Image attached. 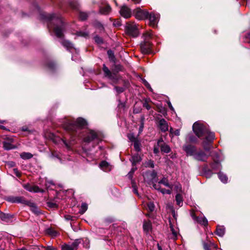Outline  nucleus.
Segmentation results:
<instances>
[{"mask_svg": "<svg viewBox=\"0 0 250 250\" xmlns=\"http://www.w3.org/2000/svg\"><path fill=\"white\" fill-rule=\"evenodd\" d=\"M159 127L162 132H166L168 130V123L164 119H161L159 122Z\"/></svg>", "mask_w": 250, "mask_h": 250, "instance_id": "15", "label": "nucleus"}, {"mask_svg": "<svg viewBox=\"0 0 250 250\" xmlns=\"http://www.w3.org/2000/svg\"><path fill=\"white\" fill-rule=\"evenodd\" d=\"M30 192L38 193L42 192L43 193L44 192V190L40 188L38 186L35 185H32L31 190Z\"/></svg>", "mask_w": 250, "mask_h": 250, "instance_id": "24", "label": "nucleus"}, {"mask_svg": "<svg viewBox=\"0 0 250 250\" xmlns=\"http://www.w3.org/2000/svg\"><path fill=\"white\" fill-rule=\"evenodd\" d=\"M134 14L135 18L139 20L147 19L148 18V12L146 10H142L140 8L135 9L134 10Z\"/></svg>", "mask_w": 250, "mask_h": 250, "instance_id": "8", "label": "nucleus"}, {"mask_svg": "<svg viewBox=\"0 0 250 250\" xmlns=\"http://www.w3.org/2000/svg\"><path fill=\"white\" fill-rule=\"evenodd\" d=\"M133 146H134V147L136 151L139 152L141 150V148H140L141 144H140V142L139 140L134 142Z\"/></svg>", "mask_w": 250, "mask_h": 250, "instance_id": "36", "label": "nucleus"}, {"mask_svg": "<svg viewBox=\"0 0 250 250\" xmlns=\"http://www.w3.org/2000/svg\"><path fill=\"white\" fill-rule=\"evenodd\" d=\"M111 8L110 7V6L109 5H107L104 7H101L100 9V12L102 14L107 15L110 13V12L111 11Z\"/></svg>", "mask_w": 250, "mask_h": 250, "instance_id": "21", "label": "nucleus"}, {"mask_svg": "<svg viewBox=\"0 0 250 250\" xmlns=\"http://www.w3.org/2000/svg\"><path fill=\"white\" fill-rule=\"evenodd\" d=\"M87 209V204L85 203H82L81 206V208L80 209V213L81 214H83L86 211V210Z\"/></svg>", "mask_w": 250, "mask_h": 250, "instance_id": "33", "label": "nucleus"}, {"mask_svg": "<svg viewBox=\"0 0 250 250\" xmlns=\"http://www.w3.org/2000/svg\"><path fill=\"white\" fill-rule=\"evenodd\" d=\"M78 36H83V37H86L88 36V34L87 33H85V32H79L78 33Z\"/></svg>", "mask_w": 250, "mask_h": 250, "instance_id": "56", "label": "nucleus"}, {"mask_svg": "<svg viewBox=\"0 0 250 250\" xmlns=\"http://www.w3.org/2000/svg\"><path fill=\"white\" fill-rule=\"evenodd\" d=\"M100 167L104 170H107L108 169V167H109V164L108 163L106 162V161H102L100 164Z\"/></svg>", "mask_w": 250, "mask_h": 250, "instance_id": "31", "label": "nucleus"}, {"mask_svg": "<svg viewBox=\"0 0 250 250\" xmlns=\"http://www.w3.org/2000/svg\"><path fill=\"white\" fill-rule=\"evenodd\" d=\"M146 166L147 167H151V168H153L154 167V164L153 161H151V160L148 161L146 163Z\"/></svg>", "mask_w": 250, "mask_h": 250, "instance_id": "48", "label": "nucleus"}, {"mask_svg": "<svg viewBox=\"0 0 250 250\" xmlns=\"http://www.w3.org/2000/svg\"><path fill=\"white\" fill-rule=\"evenodd\" d=\"M193 131L198 138H201L208 133V128L202 124L196 122L192 126Z\"/></svg>", "mask_w": 250, "mask_h": 250, "instance_id": "5", "label": "nucleus"}, {"mask_svg": "<svg viewBox=\"0 0 250 250\" xmlns=\"http://www.w3.org/2000/svg\"><path fill=\"white\" fill-rule=\"evenodd\" d=\"M209 157V155L206 154L202 150H197L193 158L198 161L206 162Z\"/></svg>", "mask_w": 250, "mask_h": 250, "instance_id": "9", "label": "nucleus"}, {"mask_svg": "<svg viewBox=\"0 0 250 250\" xmlns=\"http://www.w3.org/2000/svg\"><path fill=\"white\" fill-rule=\"evenodd\" d=\"M3 147L6 150H10L15 148L14 145L7 142H3Z\"/></svg>", "mask_w": 250, "mask_h": 250, "instance_id": "32", "label": "nucleus"}, {"mask_svg": "<svg viewBox=\"0 0 250 250\" xmlns=\"http://www.w3.org/2000/svg\"><path fill=\"white\" fill-rule=\"evenodd\" d=\"M124 70L123 67L120 64H115L113 68V72L114 74L117 73Z\"/></svg>", "mask_w": 250, "mask_h": 250, "instance_id": "25", "label": "nucleus"}, {"mask_svg": "<svg viewBox=\"0 0 250 250\" xmlns=\"http://www.w3.org/2000/svg\"><path fill=\"white\" fill-rule=\"evenodd\" d=\"M103 70L104 72L105 77H107L109 78H111L112 76V73L109 70L108 68L105 65V64H103Z\"/></svg>", "mask_w": 250, "mask_h": 250, "instance_id": "23", "label": "nucleus"}, {"mask_svg": "<svg viewBox=\"0 0 250 250\" xmlns=\"http://www.w3.org/2000/svg\"><path fill=\"white\" fill-rule=\"evenodd\" d=\"M128 138L131 142L133 143L138 140V139L135 137L133 134H128Z\"/></svg>", "mask_w": 250, "mask_h": 250, "instance_id": "40", "label": "nucleus"}, {"mask_svg": "<svg viewBox=\"0 0 250 250\" xmlns=\"http://www.w3.org/2000/svg\"><path fill=\"white\" fill-rule=\"evenodd\" d=\"M62 250H73L71 245H66L62 246Z\"/></svg>", "mask_w": 250, "mask_h": 250, "instance_id": "50", "label": "nucleus"}, {"mask_svg": "<svg viewBox=\"0 0 250 250\" xmlns=\"http://www.w3.org/2000/svg\"><path fill=\"white\" fill-rule=\"evenodd\" d=\"M159 184H162L167 187L170 188H171V186L169 185V184L168 183V180L166 178H163L162 180H161L159 182Z\"/></svg>", "mask_w": 250, "mask_h": 250, "instance_id": "34", "label": "nucleus"}, {"mask_svg": "<svg viewBox=\"0 0 250 250\" xmlns=\"http://www.w3.org/2000/svg\"><path fill=\"white\" fill-rule=\"evenodd\" d=\"M62 44L65 47L67 50L73 48V44L67 40H63L61 42Z\"/></svg>", "mask_w": 250, "mask_h": 250, "instance_id": "20", "label": "nucleus"}, {"mask_svg": "<svg viewBox=\"0 0 250 250\" xmlns=\"http://www.w3.org/2000/svg\"><path fill=\"white\" fill-rule=\"evenodd\" d=\"M203 246L204 250H211V249H217V245L210 241L207 242H203Z\"/></svg>", "mask_w": 250, "mask_h": 250, "instance_id": "16", "label": "nucleus"}, {"mask_svg": "<svg viewBox=\"0 0 250 250\" xmlns=\"http://www.w3.org/2000/svg\"><path fill=\"white\" fill-rule=\"evenodd\" d=\"M172 216L174 217V218L175 220H176L177 219V215L176 214L175 210L173 209L172 210Z\"/></svg>", "mask_w": 250, "mask_h": 250, "instance_id": "62", "label": "nucleus"}, {"mask_svg": "<svg viewBox=\"0 0 250 250\" xmlns=\"http://www.w3.org/2000/svg\"><path fill=\"white\" fill-rule=\"evenodd\" d=\"M195 221L200 225L204 226H207L208 224L207 219L204 216L197 217Z\"/></svg>", "mask_w": 250, "mask_h": 250, "instance_id": "19", "label": "nucleus"}, {"mask_svg": "<svg viewBox=\"0 0 250 250\" xmlns=\"http://www.w3.org/2000/svg\"><path fill=\"white\" fill-rule=\"evenodd\" d=\"M7 165L9 167H14L15 166V163L13 162H9L7 163Z\"/></svg>", "mask_w": 250, "mask_h": 250, "instance_id": "61", "label": "nucleus"}, {"mask_svg": "<svg viewBox=\"0 0 250 250\" xmlns=\"http://www.w3.org/2000/svg\"><path fill=\"white\" fill-rule=\"evenodd\" d=\"M94 25L96 28H98L101 30H103L104 29L103 25L98 21H96L94 23Z\"/></svg>", "mask_w": 250, "mask_h": 250, "instance_id": "43", "label": "nucleus"}, {"mask_svg": "<svg viewBox=\"0 0 250 250\" xmlns=\"http://www.w3.org/2000/svg\"><path fill=\"white\" fill-rule=\"evenodd\" d=\"M183 149L186 152L187 156H192L193 157L197 151L196 147L191 145H185Z\"/></svg>", "mask_w": 250, "mask_h": 250, "instance_id": "10", "label": "nucleus"}, {"mask_svg": "<svg viewBox=\"0 0 250 250\" xmlns=\"http://www.w3.org/2000/svg\"><path fill=\"white\" fill-rule=\"evenodd\" d=\"M13 218V215L9 214H5L0 211V219L5 222H8Z\"/></svg>", "mask_w": 250, "mask_h": 250, "instance_id": "17", "label": "nucleus"}, {"mask_svg": "<svg viewBox=\"0 0 250 250\" xmlns=\"http://www.w3.org/2000/svg\"><path fill=\"white\" fill-rule=\"evenodd\" d=\"M191 216L192 218H193V219L194 220H195H195H196V219H197V216H196L195 215V213H194V212H192L191 213Z\"/></svg>", "mask_w": 250, "mask_h": 250, "instance_id": "63", "label": "nucleus"}, {"mask_svg": "<svg viewBox=\"0 0 250 250\" xmlns=\"http://www.w3.org/2000/svg\"><path fill=\"white\" fill-rule=\"evenodd\" d=\"M14 173L18 177H20L21 176V173L19 171L17 168L13 169Z\"/></svg>", "mask_w": 250, "mask_h": 250, "instance_id": "51", "label": "nucleus"}, {"mask_svg": "<svg viewBox=\"0 0 250 250\" xmlns=\"http://www.w3.org/2000/svg\"><path fill=\"white\" fill-rule=\"evenodd\" d=\"M219 178L224 183H227L228 182V178L226 175L223 173L220 172L218 174Z\"/></svg>", "mask_w": 250, "mask_h": 250, "instance_id": "27", "label": "nucleus"}, {"mask_svg": "<svg viewBox=\"0 0 250 250\" xmlns=\"http://www.w3.org/2000/svg\"><path fill=\"white\" fill-rule=\"evenodd\" d=\"M159 146L157 145V146H154L153 149V152L155 154H157L159 152Z\"/></svg>", "mask_w": 250, "mask_h": 250, "instance_id": "59", "label": "nucleus"}, {"mask_svg": "<svg viewBox=\"0 0 250 250\" xmlns=\"http://www.w3.org/2000/svg\"><path fill=\"white\" fill-rule=\"evenodd\" d=\"M144 118L142 117L141 121V124L139 129V135L140 134L144 129Z\"/></svg>", "mask_w": 250, "mask_h": 250, "instance_id": "38", "label": "nucleus"}, {"mask_svg": "<svg viewBox=\"0 0 250 250\" xmlns=\"http://www.w3.org/2000/svg\"><path fill=\"white\" fill-rule=\"evenodd\" d=\"M151 224L150 222H145L143 224L144 229L146 231H148L150 229Z\"/></svg>", "mask_w": 250, "mask_h": 250, "instance_id": "37", "label": "nucleus"}, {"mask_svg": "<svg viewBox=\"0 0 250 250\" xmlns=\"http://www.w3.org/2000/svg\"><path fill=\"white\" fill-rule=\"evenodd\" d=\"M143 83L148 89H149L150 91L152 90V89L150 85L146 80H143Z\"/></svg>", "mask_w": 250, "mask_h": 250, "instance_id": "47", "label": "nucleus"}, {"mask_svg": "<svg viewBox=\"0 0 250 250\" xmlns=\"http://www.w3.org/2000/svg\"><path fill=\"white\" fill-rule=\"evenodd\" d=\"M160 191L161 192H162L163 194H170L171 193V191L169 189H166L161 188Z\"/></svg>", "mask_w": 250, "mask_h": 250, "instance_id": "49", "label": "nucleus"}, {"mask_svg": "<svg viewBox=\"0 0 250 250\" xmlns=\"http://www.w3.org/2000/svg\"><path fill=\"white\" fill-rule=\"evenodd\" d=\"M115 89L118 93H122L124 91L125 89L123 87H119V86H115Z\"/></svg>", "mask_w": 250, "mask_h": 250, "instance_id": "46", "label": "nucleus"}, {"mask_svg": "<svg viewBox=\"0 0 250 250\" xmlns=\"http://www.w3.org/2000/svg\"><path fill=\"white\" fill-rule=\"evenodd\" d=\"M80 243V241H79V240H76L74 242H73L72 244L71 245V246L73 248V250H76Z\"/></svg>", "mask_w": 250, "mask_h": 250, "instance_id": "39", "label": "nucleus"}, {"mask_svg": "<svg viewBox=\"0 0 250 250\" xmlns=\"http://www.w3.org/2000/svg\"><path fill=\"white\" fill-rule=\"evenodd\" d=\"M44 18L49 21L47 24L48 28L53 29L57 37H63L65 26L61 16L59 14H49L46 15Z\"/></svg>", "mask_w": 250, "mask_h": 250, "instance_id": "1", "label": "nucleus"}, {"mask_svg": "<svg viewBox=\"0 0 250 250\" xmlns=\"http://www.w3.org/2000/svg\"><path fill=\"white\" fill-rule=\"evenodd\" d=\"M141 160V156L138 154L133 155L130 159L133 166L136 165L138 163L140 162Z\"/></svg>", "mask_w": 250, "mask_h": 250, "instance_id": "18", "label": "nucleus"}, {"mask_svg": "<svg viewBox=\"0 0 250 250\" xmlns=\"http://www.w3.org/2000/svg\"><path fill=\"white\" fill-rule=\"evenodd\" d=\"M136 168H132L131 169V170L128 172V174H127V176L128 177L131 179L133 177V173L134 172V171L136 170Z\"/></svg>", "mask_w": 250, "mask_h": 250, "instance_id": "44", "label": "nucleus"}, {"mask_svg": "<svg viewBox=\"0 0 250 250\" xmlns=\"http://www.w3.org/2000/svg\"><path fill=\"white\" fill-rule=\"evenodd\" d=\"M87 125L86 121L82 118H78L74 122H67L64 124V128L69 131H76L77 129L84 127Z\"/></svg>", "mask_w": 250, "mask_h": 250, "instance_id": "3", "label": "nucleus"}, {"mask_svg": "<svg viewBox=\"0 0 250 250\" xmlns=\"http://www.w3.org/2000/svg\"><path fill=\"white\" fill-rule=\"evenodd\" d=\"M120 13L122 17L126 19L129 18L131 16V9L126 5H124L121 7Z\"/></svg>", "mask_w": 250, "mask_h": 250, "instance_id": "13", "label": "nucleus"}, {"mask_svg": "<svg viewBox=\"0 0 250 250\" xmlns=\"http://www.w3.org/2000/svg\"><path fill=\"white\" fill-rule=\"evenodd\" d=\"M126 33L133 37H136L139 35L137 25L134 22H129L126 23L125 27Z\"/></svg>", "mask_w": 250, "mask_h": 250, "instance_id": "6", "label": "nucleus"}, {"mask_svg": "<svg viewBox=\"0 0 250 250\" xmlns=\"http://www.w3.org/2000/svg\"><path fill=\"white\" fill-rule=\"evenodd\" d=\"M20 157L24 160L29 159L33 157V155L29 152H22L21 153Z\"/></svg>", "mask_w": 250, "mask_h": 250, "instance_id": "28", "label": "nucleus"}, {"mask_svg": "<svg viewBox=\"0 0 250 250\" xmlns=\"http://www.w3.org/2000/svg\"><path fill=\"white\" fill-rule=\"evenodd\" d=\"M170 228L171 230L172 231V233L173 236L174 237H176L177 236V232L174 230V228H173L172 225H171V224H170Z\"/></svg>", "mask_w": 250, "mask_h": 250, "instance_id": "54", "label": "nucleus"}, {"mask_svg": "<svg viewBox=\"0 0 250 250\" xmlns=\"http://www.w3.org/2000/svg\"><path fill=\"white\" fill-rule=\"evenodd\" d=\"M151 35V32H146L143 34L144 41L140 44L141 51L143 54H146L151 52V43L149 42V39Z\"/></svg>", "mask_w": 250, "mask_h": 250, "instance_id": "4", "label": "nucleus"}, {"mask_svg": "<svg viewBox=\"0 0 250 250\" xmlns=\"http://www.w3.org/2000/svg\"><path fill=\"white\" fill-rule=\"evenodd\" d=\"M94 39H95V42H96L98 43H101L103 42L102 39L99 36H96Z\"/></svg>", "mask_w": 250, "mask_h": 250, "instance_id": "53", "label": "nucleus"}, {"mask_svg": "<svg viewBox=\"0 0 250 250\" xmlns=\"http://www.w3.org/2000/svg\"><path fill=\"white\" fill-rule=\"evenodd\" d=\"M157 145L160 147L161 151L164 153H168L171 150L170 147L167 145L163 143L162 138H160L158 140Z\"/></svg>", "mask_w": 250, "mask_h": 250, "instance_id": "12", "label": "nucleus"}, {"mask_svg": "<svg viewBox=\"0 0 250 250\" xmlns=\"http://www.w3.org/2000/svg\"><path fill=\"white\" fill-rule=\"evenodd\" d=\"M69 5L72 9L76 10H79L80 6L77 1H71L70 2Z\"/></svg>", "mask_w": 250, "mask_h": 250, "instance_id": "29", "label": "nucleus"}, {"mask_svg": "<svg viewBox=\"0 0 250 250\" xmlns=\"http://www.w3.org/2000/svg\"><path fill=\"white\" fill-rule=\"evenodd\" d=\"M31 186H32V185L28 183L22 185L23 188L29 192H30V190H31Z\"/></svg>", "mask_w": 250, "mask_h": 250, "instance_id": "45", "label": "nucleus"}, {"mask_svg": "<svg viewBox=\"0 0 250 250\" xmlns=\"http://www.w3.org/2000/svg\"><path fill=\"white\" fill-rule=\"evenodd\" d=\"M44 248L45 250H56L55 248L50 246L44 247Z\"/></svg>", "mask_w": 250, "mask_h": 250, "instance_id": "58", "label": "nucleus"}, {"mask_svg": "<svg viewBox=\"0 0 250 250\" xmlns=\"http://www.w3.org/2000/svg\"><path fill=\"white\" fill-rule=\"evenodd\" d=\"M177 205L179 207H181L183 205V197L180 194H177L175 197Z\"/></svg>", "mask_w": 250, "mask_h": 250, "instance_id": "26", "label": "nucleus"}, {"mask_svg": "<svg viewBox=\"0 0 250 250\" xmlns=\"http://www.w3.org/2000/svg\"><path fill=\"white\" fill-rule=\"evenodd\" d=\"M97 138V133L94 131H91L87 136L84 138V142L86 143H89Z\"/></svg>", "mask_w": 250, "mask_h": 250, "instance_id": "14", "label": "nucleus"}, {"mask_svg": "<svg viewBox=\"0 0 250 250\" xmlns=\"http://www.w3.org/2000/svg\"><path fill=\"white\" fill-rule=\"evenodd\" d=\"M245 41L248 42H250V33H249L245 36Z\"/></svg>", "mask_w": 250, "mask_h": 250, "instance_id": "57", "label": "nucleus"}, {"mask_svg": "<svg viewBox=\"0 0 250 250\" xmlns=\"http://www.w3.org/2000/svg\"><path fill=\"white\" fill-rule=\"evenodd\" d=\"M7 200L12 203H21L28 205L31 208V210L36 214L38 215L40 211L34 203H31L21 196H11L8 197Z\"/></svg>", "mask_w": 250, "mask_h": 250, "instance_id": "2", "label": "nucleus"}, {"mask_svg": "<svg viewBox=\"0 0 250 250\" xmlns=\"http://www.w3.org/2000/svg\"><path fill=\"white\" fill-rule=\"evenodd\" d=\"M204 137H205V140L203 142V147L205 151H208L211 147L210 144L215 138L214 133L208 129V133Z\"/></svg>", "mask_w": 250, "mask_h": 250, "instance_id": "7", "label": "nucleus"}, {"mask_svg": "<svg viewBox=\"0 0 250 250\" xmlns=\"http://www.w3.org/2000/svg\"><path fill=\"white\" fill-rule=\"evenodd\" d=\"M147 207L150 211H153L155 208V206L153 203L150 202L147 204Z\"/></svg>", "mask_w": 250, "mask_h": 250, "instance_id": "42", "label": "nucleus"}, {"mask_svg": "<svg viewBox=\"0 0 250 250\" xmlns=\"http://www.w3.org/2000/svg\"><path fill=\"white\" fill-rule=\"evenodd\" d=\"M47 204V206L51 208H58V205L56 203L52 202H48Z\"/></svg>", "mask_w": 250, "mask_h": 250, "instance_id": "41", "label": "nucleus"}, {"mask_svg": "<svg viewBox=\"0 0 250 250\" xmlns=\"http://www.w3.org/2000/svg\"><path fill=\"white\" fill-rule=\"evenodd\" d=\"M107 55L110 61L113 62H115L116 58L114 56V52L112 50H108L107 51Z\"/></svg>", "mask_w": 250, "mask_h": 250, "instance_id": "30", "label": "nucleus"}, {"mask_svg": "<svg viewBox=\"0 0 250 250\" xmlns=\"http://www.w3.org/2000/svg\"><path fill=\"white\" fill-rule=\"evenodd\" d=\"M225 232V229L224 227L219 226L217 228L216 233L217 235L222 237Z\"/></svg>", "mask_w": 250, "mask_h": 250, "instance_id": "22", "label": "nucleus"}, {"mask_svg": "<svg viewBox=\"0 0 250 250\" xmlns=\"http://www.w3.org/2000/svg\"><path fill=\"white\" fill-rule=\"evenodd\" d=\"M143 106L144 107H145L146 108L147 110H149L151 108V106L150 105H149V104H148L147 102L146 101L144 103H143Z\"/></svg>", "mask_w": 250, "mask_h": 250, "instance_id": "52", "label": "nucleus"}, {"mask_svg": "<svg viewBox=\"0 0 250 250\" xmlns=\"http://www.w3.org/2000/svg\"><path fill=\"white\" fill-rule=\"evenodd\" d=\"M88 17V14L83 12H80L79 13V18L82 21H84L86 20Z\"/></svg>", "mask_w": 250, "mask_h": 250, "instance_id": "35", "label": "nucleus"}, {"mask_svg": "<svg viewBox=\"0 0 250 250\" xmlns=\"http://www.w3.org/2000/svg\"><path fill=\"white\" fill-rule=\"evenodd\" d=\"M160 15L154 12H148V18L147 19L149 21L150 25L153 27L156 26L159 19Z\"/></svg>", "mask_w": 250, "mask_h": 250, "instance_id": "11", "label": "nucleus"}, {"mask_svg": "<svg viewBox=\"0 0 250 250\" xmlns=\"http://www.w3.org/2000/svg\"><path fill=\"white\" fill-rule=\"evenodd\" d=\"M153 187L155 189L159 190V191H160V190L161 189V188H160V184H159V183L158 184H154L153 185Z\"/></svg>", "mask_w": 250, "mask_h": 250, "instance_id": "55", "label": "nucleus"}, {"mask_svg": "<svg viewBox=\"0 0 250 250\" xmlns=\"http://www.w3.org/2000/svg\"><path fill=\"white\" fill-rule=\"evenodd\" d=\"M188 140H189V141L190 142H194L196 140L195 137L193 136H189Z\"/></svg>", "mask_w": 250, "mask_h": 250, "instance_id": "60", "label": "nucleus"}, {"mask_svg": "<svg viewBox=\"0 0 250 250\" xmlns=\"http://www.w3.org/2000/svg\"><path fill=\"white\" fill-rule=\"evenodd\" d=\"M173 133L176 135V136H179L180 135V130L179 129H176L175 131H174V132H173Z\"/></svg>", "mask_w": 250, "mask_h": 250, "instance_id": "64", "label": "nucleus"}]
</instances>
